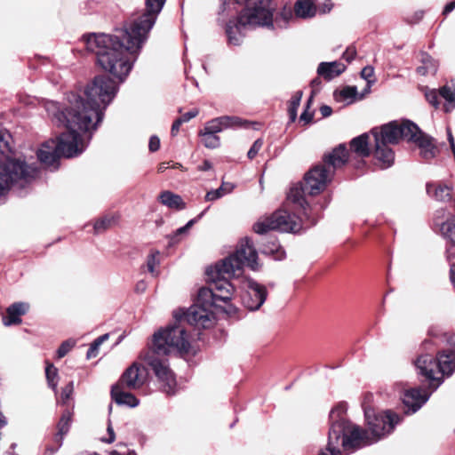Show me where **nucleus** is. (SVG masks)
<instances>
[{
    "mask_svg": "<svg viewBox=\"0 0 455 455\" xmlns=\"http://www.w3.org/2000/svg\"><path fill=\"white\" fill-rule=\"evenodd\" d=\"M243 266L252 270L259 268L258 253L250 238L241 240L235 253L222 260L214 269H207L208 287L198 291L197 302L185 315V320L197 328H209L215 322L212 310L220 302L227 303L233 298L235 288L228 277L238 276Z\"/></svg>",
    "mask_w": 455,
    "mask_h": 455,
    "instance_id": "obj_3",
    "label": "nucleus"
},
{
    "mask_svg": "<svg viewBox=\"0 0 455 455\" xmlns=\"http://www.w3.org/2000/svg\"><path fill=\"white\" fill-rule=\"evenodd\" d=\"M45 375L48 381L49 386L53 389L56 390L57 388V380L56 378L58 376L57 369L53 366L52 363H48L45 368Z\"/></svg>",
    "mask_w": 455,
    "mask_h": 455,
    "instance_id": "obj_35",
    "label": "nucleus"
},
{
    "mask_svg": "<svg viewBox=\"0 0 455 455\" xmlns=\"http://www.w3.org/2000/svg\"><path fill=\"white\" fill-rule=\"evenodd\" d=\"M446 259L448 261L455 259V245L450 243L446 248Z\"/></svg>",
    "mask_w": 455,
    "mask_h": 455,
    "instance_id": "obj_47",
    "label": "nucleus"
},
{
    "mask_svg": "<svg viewBox=\"0 0 455 455\" xmlns=\"http://www.w3.org/2000/svg\"><path fill=\"white\" fill-rule=\"evenodd\" d=\"M158 200L162 204L172 210L180 211L186 208L182 197L169 190L163 191L159 195Z\"/></svg>",
    "mask_w": 455,
    "mask_h": 455,
    "instance_id": "obj_20",
    "label": "nucleus"
},
{
    "mask_svg": "<svg viewBox=\"0 0 455 455\" xmlns=\"http://www.w3.org/2000/svg\"><path fill=\"white\" fill-rule=\"evenodd\" d=\"M364 416L367 425L375 442L390 434L401 419L391 411L375 413L370 407H364Z\"/></svg>",
    "mask_w": 455,
    "mask_h": 455,
    "instance_id": "obj_12",
    "label": "nucleus"
},
{
    "mask_svg": "<svg viewBox=\"0 0 455 455\" xmlns=\"http://www.w3.org/2000/svg\"><path fill=\"white\" fill-rule=\"evenodd\" d=\"M12 136L5 129H0V153L6 154L12 151L10 140Z\"/></svg>",
    "mask_w": 455,
    "mask_h": 455,
    "instance_id": "obj_34",
    "label": "nucleus"
},
{
    "mask_svg": "<svg viewBox=\"0 0 455 455\" xmlns=\"http://www.w3.org/2000/svg\"><path fill=\"white\" fill-rule=\"evenodd\" d=\"M438 95L435 90L428 91L425 94L427 100L435 108H437L439 104Z\"/></svg>",
    "mask_w": 455,
    "mask_h": 455,
    "instance_id": "obj_40",
    "label": "nucleus"
},
{
    "mask_svg": "<svg viewBox=\"0 0 455 455\" xmlns=\"http://www.w3.org/2000/svg\"><path fill=\"white\" fill-rule=\"evenodd\" d=\"M321 84V80L319 78H315L312 80L311 82V86H312V97L313 95L317 92V87L320 86Z\"/></svg>",
    "mask_w": 455,
    "mask_h": 455,
    "instance_id": "obj_53",
    "label": "nucleus"
},
{
    "mask_svg": "<svg viewBox=\"0 0 455 455\" xmlns=\"http://www.w3.org/2000/svg\"><path fill=\"white\" fill-rule=\"evenodd\" d=\"M204 215V212H201V214L198 216V218H201Z\"/></svg>",
    "mask_w": 455,
    "mask_h": 455,
    "instance_id": "obj_62",
    "label": "nucleus"
},
{
    "mask_svg": "<svg viewBox=\"0 0 455 455\" xmlns=\"http://www.w3.org/2000/svg\"><path fill=\"white\" fill-rule=\"evenodd\" d=\"M427 193L432 198L440 202H448L452 196V188L447 185L427 184Z\"/></svg>",
    "mask_w": 455,
    "mask_h": 455,
    "instance_id": "obj_18",
    "label": "nucleus"
},
{
    "mask_svg": "<svg viewBox=\"0 0 455 455\" xmlns=\"http://www.w3.org/2000/svg\"><path fill=\"white\" fill-rule=\"evenodd\" d=\"M450 277H451V281L455 288V264H451Z\"/></svg>",
    "mask_w": 455,
    "mask_h": 455,
    "instance_id": "obj_54",
    "label": "nucleus"
},
{
    "mask_svg": "<svg viewBox=\"0 0 455 455\" xmlns=\"http://www.w3.org/2000/svg\"><path fill=\"white\" fill-rule=\"evenodd\" d=\"M455 8V1H451L450 3H448L445 6H444V9H443V13L444 15H447L448 13H450L451 12H452Z\"/></svg>",
    "mask_w": 455,
    "mask_h": 455,
    "instance_id": "obj_52",
    "label": "nucleus"
},
{
    "mask_svg": "<svg viewBox=\"0 0 455 455\" xmlns=\"http://www.w3.org/2000/svg\"><path fill=\"white\" fill-rule=\"evenodd\" d=\"M182 121L180 119V118H177L172 125V130H171V133H172V136H176L180 131V125L182 124Z\"/></svg>",
    "mask_w": 455,
    "mask_h": 455,
    "instance_id": "obj_48",
    "label": "nucleus"
},
{
    "mask_svg": "<svg viewBox=\"0 0 455 455\" xmlns=\"http://www.w3.org/2000/svg\"><path fill=\"white\" fill-rule=\"evenodd\" d=\"M375 140L374 158L377 164L387 169L395 161V153L389 148L391 144H397L401 139L415 142L419 149L420 156L426 160H430L436 156L437 149L432 142V139L420 132L412 122L406 120L402 123L394 121L383 125L379 131L371 130Z\"/></svg>",
    "mask_w": 455,
    "mask_h": 455,
    "instance_id": "obj_6",
    "label": "nucleus"
},
{
    "mask_svg": "<svg viewBox=\"0 0 455 455\" xmlns=\"http://www.w3.org/2000/svg\"><path fill=\"white\" fill-rule=\"evenodd\" d=\"M71 417L72 414L68 410L65 411L61 415V418L58 423V433L55 435V442L58 444L56 450L61 446L63 437L69 430Z\"/></svg>",
    "mask_w": 455,
    "mask_h": 455,
    "instance_id": "obj_24",
    "label": "nucleus"
},
{
    "mask_svg": "<svg viewBox=\"0 0 455 455\" xmlns=\"http://www.w3.org/2000/svg\"><path fill=\"white\" fill-rule=\"evenodd\" d=\"M159 148H160V139L156 135L151 136L149 139V143H148L149 150L151 152H156L159 149Z\"/></svg>",
    "mask_w": 455,
    "mask_h": 455,
    "instance_id": "obj_43",
    "label": "nucleus"
},
{
    "mask_svg": "<svg viewBox=\"0 0 455 455\" xmlns=\"http://www.w3.org/2000/svg\"><path fill=\"white\" fill-rule=\"evenodd\" d=\"M190 349L189 335L180 324L159 330L153 335V347L143 355V360L153 370L162 390L172 395L177 390V381L170 369L168 360L161 358L171 354L186 355Z\"/></svg>",
    "mask_w": 455,
    "mask_h": 455,
    "instance_id": "obj_5",
    "label": "nucleus"
},
{
    "mask_svg": "<svg viewBox=\"0 0 455 455\" xmlns=\"http://www.w3.org/2000/svg\"><path fill=\"white\" fill-rule=\"evenodd\" d=\"M422 65L417 68L419 75L435 74L437 70V63L428 54H421Z\"/></svg>",
    "mask_w": 455,
    "mask_h": 455,
    "instance_id": "obj_25",
    "label": "nucleus"
},
{
    "mask_svg": "<svg viewBox=\"0 0 455 455\" xmlns=\"http://www.w3.org/2000/svg\"><path fill=\"white\" fill-rule=\"evenodd\" d=\"M166 0H146V11L133 17L114 34L84 36L88 51L96 55L98 64L123 82L132 68L148 34Z\"/></svg>",
    "mask_w": 455,
    "mask_h": 455,
    "instance_id": "obj_2",
    "label": "nucleus"
},
{
    "mask_svg": "<svg viewBox=\"0 0 455 455\" xmlns=\"http://www.w3.org/2000/svg\"><path fill=\"white\" fill-rule=\"evenodd\" d=\"M173 168H180L181 167V164H175L172 165Z\"/></svg>",
    "mask_w": 455,
    "mask_h": 455,
    "instance_id": "obj_60",
    "label": "nucleus"
},
{
    "mask_svg": "<svg viewBox=\"0 0 455 455\" xmlns=\"http://www.w3.org/2000/svg\"><path fill=\"white\" fill-rule=\"evenodd\" d=\"M439 226L440 235L449 243L455 245V216H450L444 222L435 224Z\"/></svg>",
    "mask_w": 455,
    "mask_h": 455,
    "instance_id": "obj_22",
    "label": "nucleus"
},
{
    "mask_svg": "<svg viewBox=\"0 0 455 455\" xmlns=\"http://www.w3.org/2000/svg\"><path fill=\"white\" fill-rule=\"evenodd\" d=\"M212 168V164L209 160H204L201 165L198 166V170L202 172L209 171Z\"/></svg>",
    "mask_w": 455,
    "mask_h": 455,
    "instance_id": "obj_51",
    "label": "nucleus"
},
{
    "mask_svg": "<svg viewBox=\"0 0 455 455\" xmlns=\"http://www.w3.org/2000/svg\"><path fill=\"white\" fill-rule=\"evenodd\" d=\"M419 373L424 376L430 383L427 388L414 387L406 390L403 402L408 411L416 412L428 400L431 393L443 382L444 376L450 377L455 371V349H443L434 357L430 354H422L415 361Z\"/></svg>",
    "mask_w": 455,
    "mask_h": 455,
    "instance_id": "obj_7",
    "label": "nucleus"
},
{
    "mask_svg": "<svg viewBox=\"0 0 455 455\" xmlns=\"http://www.w3.org/2000/svg\"><path fill=\"white\" fill-rule=\"evenodd\" d=\"M56 451V450H52V451H51V454L54 453V451Z\"/></svg>",
    "mask_w": 455,
    "mask_h": 455,
    "instance_id": "obj_63",
    "label": "nucleus"
},
{
    "mask_svg": "<svg viewBox=\"0 0 455 455\" xmlns=\"http://www.w3.org/2000/svg\"><path fill=\"white\" fill-rule=\"evenodd\" d=\"M136 289L138 291H143L145 289H146V283L144 282H140L137 286H136Z\"/></svg>",
    "mask_w": 455,
    "mask_h": 455,
    "instance_id": "obj_57",
    "label": "nucleus"
},
{
    "mask_svg": "<svg viewBox=\"0 0 455 455\" xmlns=\"http://www.w3.org/2000/svg\"><path fill=\"white\" fill-rule=\"evenodd\" d=\"M112 221L113 219L108 217H103L101 219H99L98 220L95 221L93 225L94 233L100 234L107 230L111 226Z\"/></svg>",
    "mask_w": 455,
    "mask_h": 455,
    "instance_id": "obj_36",
    "label": "nucleus"
},
{
    "mask_svg": "<svg viewBox=\"0 0 455 455\" xmlns=\"http://www.w3.org/2000/svg\"><path fill=\"white\" fill-rule=\"evenodd\" d=\"M355 55H356L355 50L352 47H349L343 53V59H345L347 61L350 62L355 59Z\"/></svg>",
    "mask_w": 455,
    "mask_h": 455,
    "instance_id": "obj_46",
    "label": "nucleus"
},
{
    "mask_svg": "<svg viewBox=\"0 0 455 455\" xmlns=\"http://www.w3.org/2000/svg\"><path fill=\"white\" fill-rule=\"evenodd\" d=\"M301 98H302V92L298 91L291 99L289 108H288V113L290 116V119L292 122L295 121V119L297 117V112H298V108L300 104Z\"/></svg>",
    "mask_w": 455,
    "mask_h": 455,
    "instance_id": "obj_31",
    "label": "nucleus"
},
{
    "mask_svg": "<svg viewBox=\"0 0 455 455\" xmlns=\"http://www.w3.org/2000/svg\"><path fill=\"white\" fill-rule=\"evenodd\" d=\"M235 1L238 4L245 2V8L241 12L237 20L228 21L226 33L229 44L239 45L243 41V30L246 28L272 26L275 6L272 0Z\"/></svg>",
    "mask_w": 455,
    "mask_h": 455,
    "instance_id": "obj_9",
    "label": "nucleus"
},
{
    "mask_svg": "<svg viewBox=\"0 0 455 455\" xmlns=\"http://www.w3.org/2000/svg\"><path fill=\"white\" fill-rule=\"evenodd\" d=\"M234 189V186L230 183H222V185L217 188L208 191L205 195V201H215L221 198L227 194H229Z\"/></svg>",
    "mask_w": 455,
    "mask_h": 455,
    "instance_id": "obj_26",
    "label": "nucleus"
},
{
    "mask_svg": "<svg viewBox=\"0 0 455 455\" xmlns=\"http://www.w3.org/2000/svg\"><path fill=\"white\" fill-rule=\"evenodd\" d=\"M294 12L296 16L299 18L314 17L316 12L314 0H297L294 5Z\"/></svg>",
    "mask_w": 455,
    "mask_h": 455,
    "instance_id": "obj_21",
    "label": "nucleus"
},
{
    "mask_svg": "<svg viewBox=\"0 0 455 455\" xmlns=\"http://www.w3.org/2000/svg\"><path fill=\"white\" fill-rule=\"evenodd\" d=\"M6 419L5 417L3 415L2 412H0V427H3L4 426L6 425Z\"/></svg>",
    "mask_w": 455,
    "mask_h": 455,
    "instance_id": "obj_58",
    "label": "nucleus"
},
{
    "mask_svg": "<svg viewBox=\"0 0 455 455\" xmlns=\"http://www.w3.org/2000/svg\"><path fill=\"white\" fill-rule=\"evenodd\" d=\"M199 111L197 108H193L191 109L190 111L183 114L181 116H180L179 118L182 121V123H187L188 122L189 120H191L192 118L196 117L197 115H198Z\"/></svg>",
    "mask_w": 455,
    "mask_h": 455,
    "instance_id": "obj_44",
    "label": "nucleus"
},
{
    "mask_svg": "<svg viewBox=\"0 0 455 455\" xmlns=\"http://www.w3.org/2000/svg\"><path fill=\"white\" fill-rule=\"evenodd\" d=\"M76 342L72 339H68L61 343L57 350L58 358L64 357L75 346Z\"/></svg>",
    "mask_w": 455,
    "mask_h": 455,
    "instance_id": "obj_37",
    "label": "nucleus"
},
{
    "mask_svg": "<svg viewBox=\"0 0 455 455\" xmlns=\"http://www.w3.org/2000/svg\"><path fill=\"white\" fill-rule=\"evenodd\" d=\"M37 174V169L28 165L24 161L8 158L0 163V196L12 186L23 188Z\"/></svg>",
    "mask_w": 455,
    "mask_h": 455,
    "instance_id": "obj_10",
    "label": "nucleus"
},
{
    "mask_svg": "<svg viewBox=\"0 0 455 455\" xmlns=\"http://www.w3.org/2000/svg\"><path fill=\"white\" fill-rule=\"evenodd\" d=\"M261 251L265 254H276L277 259H282L284 257V251L281 248L275 238L270 239L267 242V244H264Z\"/></svg>",
    "mask_w": 455,
    "mask_h": 455,
    "instance_id": "obj_29",
    "label": "nucleus"
},
{
    "mask_svg": "<svg viewBox=\"0 0 455 455\" xmlns=\"http://www.w3.org/2000/svg\"><path fill=\"white\" fill-rule=\"evenodd\" d=\"M374 69L371 66L364 67L361 71V76L363 78L366 79L370 82V78L373 76Z\"/></svg>",
    "mask_w": 455,
    "mask_h": 455,
    "instance_id": "obj_45",
    "label": "nucleus"
},
{
    "mask_svg": "<svg viewBox=\"0 0 455 455\" xmlns=\"http://www.w3.org/2000/svg\"><path fill=\"white\" fill-rule=\"evenodd\" d=\"M332 8V4H325L323 7V9L321 10V12L323 13H326V12H329Z\"/></svg>",
    "mask_w": 455,
    "mask_h": 455,
    "instance_id": "obj_56",
    "label": "nucleus"
},
{
    "mask_svg": "<svg viewBox=\"0 0 455 455\" xmlns=\"http://www.w3.org/2000/svg\"><path fill=\"white\" fill-rule=\"evenodd\" d=\"M247 124L248 123L246 121H243L237 116H223L207 122L203 130L216 135L223 130L246 126Z\"/></svg>",
    "mask_w": 455,
    "mask_h": 455,
    "instance_id": "obj_15",
    "label": "nucleus"
},
{
    "mask_svg": "<svg viewBox=\"0 0 455 455\" xmlns=\"http://www.w3.org/2000/svg\"><path fill=\"white\" fill-rule=\"evenodd\" d=\"M109 338V334L108 333H106V334H103L100 337H98L90 346L88 351H87V354H86V356L88 359L90 358H93L95 356H97L98 355V352H99V347L101 346V344L108 340Z\"/></svg>",
    "mask_w": 455,
    "mask_h": 455,
    "instance_id": "obj_32",
    "label": "nucleus"
},
{
    "mask_svg": "<svg viewBox=\"0 0 455 455\" xmlns=\"http://www.w3.org/2000/svg\"><path fill=\"white\" fill-rule=\"evenodd\" d=\"M243 288L244 289V293L242 295L243 306L251 311L258 310L267 299L266 287L247 278L243 282Z\"/></svg>",
    "mask_w": 455,
    "mask_h": 455,
    "instance_id": "obj_13",
    "label": "nucleus"
},
{
    "mask_svg": "<svg viewBox=\"0 0 455 455\" xmlns=\"http://www.w3.org/2000/svg\"><path fill=\"white\" fill-rule=\"evenodd\" d=\"M301 228V220L285 209H280L267 217L261 218L253 225L254 232L259 235L270 230L297 233Z\"/></svg>",
    "mask_w": 455,
    "mask_h": 455,
    "instance_id": "obj_11",
    "label": "nucleus"
},
{
    "mask_svg": "<svg viewBox=\"0 0 455 455\" xmlns=\"http://www.w3.org/2000/svg\"><path fill=\"white\" fill-rule=\"evenodd\" d=\"M357 94L356 87L347 86L339 92H335L334 96L338 101H349L352 102Z\"/></svg>",
    "mask_w": 455,
    "mask_h": 455,
    "instance_id": "obj_30",
    "label": "nucleus"
},
{
    "mask_svg": "<svg viewBox=\"0 0 455 455\" xmlns=\"http://www.w3.org/2000/svg\"><path fill=\"white\" fill-rule=\"evenodd\" d=\"M118 84L107 76H95L84 94L68 96V106L60 109L57 103L49 102L46 111L52 121L65 126L57 141L44 142L37 150L38 160L48 167L57 168L60 156L74 157L81 154L92 139V132L104 118L107 107L114 100Z\"/></svg>",
    "mask_w": 455,
    "mask_h": 455,
    "instance_id": "obj_1",
    "label": "nucleus"
},
{
    "mask_svg": "<svg viewBox=\"0 0 455 455\" xmlns=\"http://www.w3.org/2000/svg\"><path fill=\"white\" fill-rule=\"evenodd\" d=\"M170 167V163L169 162H164V163H161L158 166V172H164L166 169H168Z\"/></svg>",
    "mask_w": 455,
    "mask_h": 455,
    "instance_id": "obj_55",
    "label": "nucleus"
},
{
    "mask_svg": "<svg viewBox=\"0 0 455 455\" xmlns=\"http://www.w3.org/2000/svg\"><path fill=\"white\" fill-rule=\"evenodd\" d=\"M311 102H312V96H310V98L308 99V100L307 102V108L300 116V120H303L306 123H308L313 119V113H309L307 111Z\"/></svg>",
    "mask_w": 455,
    "mask_h": 455,
    "instance_id": "obj_42",
    "label": "nucleus"
},
{
    "mask_svg": "<svg viewBox=\"0 0 455 455\" xmlns=\"http://www.w3.org/2000/svg\"><path fill=\"white\" fill-rule=\"evenodd\" d=\"M108 438L102 439V441L105 443H111L115 441V433H114V429L112 428V427L110 425H108Z\"/></svg>",
    "mask_w": 455,
    "mask_h": 455,
    "instance_id": "obj_49",
    "label": "nucleus"
},
{
    "mask_svg": "<svg viewBox=\"0 0 455 455\" xmlns=\"http://www.w3.org/2000/svg\"><path fill=\"white\" fill-rule=\"evenodd\" d=\"M28 305L23 302H18L11 305L6 310V315L3 317V323L5 326H11L21 323L20 315L26 314Z\"/></svg>",
    "mask_w": 455,
    "mask_h": 455,
    "instance_id": "obj_17",
    "label": "nucleus"
},
{
    "mask_svg": "<svg viewBox=\"0 0 455 455\" xmlns=\"http://www.w3.org/2000/svg\"><path fill=\"white\" fill-rule=\"evenodd\" d=\"M346 410V404H339L331 411V424L328 443L326 448L321 451L320 455H342L341 446L347 451H353L375 443L366 430L342 417Z\"/></svg>",
    "mask_w": 455,
    "mask_h": 455,
    "instance_id": "obj_8",
    "label": "nucleus"
},
{
    "mask_svg": "<svg viewBox=\"0 0 455 455\" xmlns=\"http://www.w3.org/2000/svg\"><path fill=\"white\" fill-rule=\"evenodd\" d=\"M262 146H263V140L261 139L256 140L248 151V154H247L248 157L250 159H253L257 156L259 151L261 149Z\"/></svg>",
    "mask_w": 455,
    "mask_h": 455,
    "instance_id": "obj_39",
    "label": "nucleus"
},
{
    "mask_svg": "<svg viewBox=\"0 0 455 455\" xmlns=\"http://www.w3.org/2000/svg\"><path fill=\"white\" fill-rule=\"evenodd\" d=\"M345 69L346 66L338 61L322 62L317 68V73L325 79L331 80L332 78L339 76Z\"/></svg>",
    "mask_w": 455,
    "mask_h": 455,
    "instance_id": "obj_19",
    "label": "nucleus"
},
{
    "mask_svg": "<svg viewBox=\"0 0 455 455\" xmlns=\"http://www.w3.org/2000/svg\"><path fill=\"white\" fill-rule=\"evenodd\" d=\"M196 220H190L184 227H181L178 228L174 234V235L172 237V239L176 242V237L180 235L185 234L188 232V230L196 223Z\"/></svg>",
    "mask_w": 455,
    "mask_h": 455,
    "instance_id": "obj_41",
    "label": "nucleus"
},
{
    "mask_svg": "<svg viewBox=\"0 0 455 455\" xmlns=\"http://www.w3.org/2000/svg\"><path fill=\"white\" fill-rule=\"evenodd\" d=\"M160 252L158 251H152L147 259V268L148 271L153 275L156 276L158 272L156 270V267L159 265L160 261L158 259Z\"/></svg>",
    "mask_w": 455,
    "mask_h": 455,
    "instance_id": "obj_33",
    "label": "nucleus"
},
{
    "mask_svg": "<svg viewBox=\"0 0 455 455\" xmlns=\"http://www.w3.org/2000/svg\"><path fill=\"white\" fill-rule=\"evenodd\" d=\"M320 112L323 117H327L331 115L332 109L327 105H323L320 108Z\"/></svg>",
    "mask_w": 455,
    "mask_h": 455,
    "instance_id": "obj_50",
    "label": "nucleus"
},
{
    "mask_svg": "<svg viewBox=\"0 0 455 455\" xmlns=\"http://www.w3.org/2000/svg\"><path fill=\"white\" fill-rule=\"evenodd\" d=\"M327 205V203H325L324 205L321 206V209H323Z\"/></svg>",
    "mask_w": 455,
    "mask_h": 455,
    "instance_id": "obj_61",
    "label": "nucleus"
},
{
    "mask_svg": "<svg viewBox=\"0 0 455 455\" xmlns=\"http://www.w3.org/2000/svg\"><path fill=\"white\" fill-rule=\"evenodd\" d=\"M147 378V368L140 363H134L123 373L116 385L126 387L128 390H135L145 384Z\"/></svg>",
    "mask_w": 455,
    "mask_h": 455,
    "instance_id": "obj_14",
    "label": "nucleus"
},
{
    "mask_svg": "<svg viewBox=\"0 0 455 455\" xmlns=\"http://www.w3.org/2000/svg\"><path fill=\"white\" fill-rule=\"evenodd\" d=\"M73 391H74V383H73V381H70L68 384H67L63 387V389L61 391L60 400L63 404L67 403L68 401L70 399V397L73 394Z\"/></svg>",
    "mask_w": 455,
    "mask_h": 455,
    "instance_id": "obj_38",
    "label": "nucleus"
},
{
    "mask_svg": "<svg viewBox=\"0 0 455 455\" xmlns=\"http://www.w3.org/2000/svg\"><path fill=\"white\" fill-rule=\"evenodd\" d=\"M228 314H232V313H235V308L234 307H232L231 305H228V309H226L225 310Z\"/></svg>",
    "mask_w": 455,
    "mask_h": 455,
    "instance_id": "obj_59",
    "label": "nucleus"
},
{
    "mask_svg": "<svg viewBox=\"0 0 455 455\" xmlns=\"http://www.w3.org/2000/svg\"><path fill=\"white\" fill-rule=\"evenodd\" d=\"M198 135L202 138L203 145L207 148H217L220 145V140L218 135L209 133L204 130H200Z\"/></svg>",
    "mask_w": 455,
    "mask_h": 455,
    "instance_id": "obj_28",
    "label": "nucleus"
},
{
    "mask_svg": "<svg viewBox=\"0 0 455 455\" xmlns=\"http://www.w3.org/2000/svg\"><path fill=\"white\" fill-rule=\"evenodd\" d=\"M439 95L445 100V110L450 111L455 108V88L444 85L439 90Z\"/></svg>",
    "mask_w": 455,
    "mask_h": 455,
    "instance_id": "obj_27",
    "label": "nucleus"
},
{
    "mask_svg": "<svg viewBox=\"0 0 455 455\" xmlns=\"http://www.w3.org/2000/svg\"><path fill=\"white\" fill-rule=\"evenodd\" d=\"M126 387H121L120 385H114L111 388V397L119 405H125L131 408H134L139 405V399L126 391Z\"/></svg>",
    "mask_w": 455,
    "mask_h": 455,
    "instance_id": "obj_16",
    "label": "nucleus"
},
{
    "mask_svg": "<svg viewBox=\"0 0 455 455\" xmlns=\"http://www.w3.org/2000/svg\"><path fill=\"white\" fill-rule=\"evenodd\" d=\"M347 160V149L345 145L340 144L324 156L323 163L315 165L305 174L302 183L290 188L287 201L293 204L292 210L303 214L309 221V225H315L319 216L315 209L307 204L304 196H315L323 191L331 182L335 171L342 167Z\"/></svg>",
    "mask_w": 455,
    "mask_h": 455,
    "instance_id": "obj_4",
    "label": "nucleus"
},
{
    "mask_svg": "<svg viewBox=\"0 0 455 455\" xmlns=\"http://www.w3.org/2000/svg\"><path fill=\"white\" fill-rule=\"evenodd\" d=\"M369 135L363 133L356 138H354L350 142L352 151L360 156L365 157L370 155L369 149Z\"/></svg>",
    "mask_w": 455,
    "mask_h": 455,
    "instance_id": "obj_23",
    "label": "nucleus"
}]
</instances>
